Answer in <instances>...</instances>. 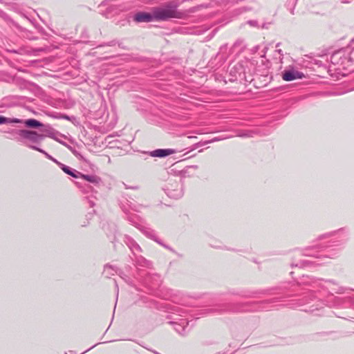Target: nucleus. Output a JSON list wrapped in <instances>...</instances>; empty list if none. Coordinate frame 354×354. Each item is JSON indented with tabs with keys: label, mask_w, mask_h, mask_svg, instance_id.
<instances>
[{
	"label": "nucleus",
	"mask_w": 354,
	"mask_h": 354,
	"mask_svg": "<svg viewBox=\"0 0 354 354\" xmlns=\"http://www.w3.org/2000/svg\"><path fill=\"white\" fill-rule=\"evenodd\" d=\"M307 290L308 292L302 293V298L299 299V306H305L302 310L305 312L315 313L324 308L327 304L320 297L326 294H330L329 298L334 300L333 306H346L343 301H348L349 304L354 305V297L348 296L345 297H334L333 294H342L346 288L332 279H317L310 276H303L300 281L292 286L291 292L299 295L301 290ZM330 306L329 304H328Z\"/></svg>",
	"instance_id": "obj_1"
},
{
	"label": "nucleus",
	"mask_w": 354,
	"mask_h": 354,
	"mask_svg": "<svg viewBox=\"0 0 354 354\" xmlns=\"http://www.w3.org/2000/svg\"><path fill=\"white\" fill-rule=\"evenodd\" d=\"M349 237L350 230L346 227L319 235L318 240H330L327 244L308 247L301 251L303 256L314 257L316 260L294 259L290 264L291 268H306L325 263L324 259H334L338 256L340 250L348 241Z\"/></svg>",
	"instance_id": "obj_2"
},
{
	"label": "nucleus",
	"mask_w": 354,
	"mask_h": 354,
	"mask_svg": "<svg viewBox=\"0 0 354 354\" xmlns=\"http://www.w3.org/2000/svg\"><path fill=\"white\" fill-rule=\"evenodd\" d=\"M171 315L169 317L171 320L169 324L174 325L175 330L180 335H185L188 330L187 310L180 306H173L171 308Z\"/></svg>",
	"instance_id": "obj_3"
},
{
	"label": "nucleus",
	"mask_w": 354,
	"mask_h": 354,
	"mask_svg": "<svg viewBox=\"0 0 354 354\" xmlns=\"http://www.w3.org/2000/svg\"><path fill=\"white\" fill-rule=\"evenodd\" d=\"M154 18L157 21H166L171 18L180 19L183 12L177 10V5L168 3L163 8H156L153 10Z\"/></svg>",
	"instance_id": "obj_4"
},
{
	"label": "nucleus",
	"mask_w": 354,
	"mask_h": 354,
	"mask_svg": "<svg viewBox=\"0 0 354 354\" xmlns=\"http://www.w3.org/2000/svg\"><path fill=\"white\" fill-rule=\"evenodd\" d=\"M330 61L335 66L342 67L344 69H348L352 66L354 59L346 46L335 51L330 55Z\"/></svg>",
	"instance_id": "obj_5"
},
{
	"label": "nucleus",
	"mask_w": 354,
	"mask_h": 354,
	"mask_svg": "<svg viewBox=\"0 0 354 354\" xmlns=\"http://www.w3.org/2000/svg\"><path fill=\"white\" fill-rule=\"evenodd\" d=\"M12 131L19 136L17 140L24 142L26 146L32 144L39 145L45 138L44 134L38 133L35 131L21 129Z\"/></svg>",
	"instance_id": "obj_6"
},
{
	"label": "nucleus",
	"mask_w": 354,
	"mask_h": 354,
	"mask_svg": "<svg viewBox=\"0 0 354 354\" xmlns=\"http://www.w3.org/2000/svg\"><path fill=\"white\" fill-rule=\"evenodd\" d=\"M245 304L242 303H227L219 304L214 308H209L205 309V314L212 313L214 312L217 313H237L245 310Z\"/></svg>",
	"instance_id": "obj_7"
},
{
	"label": "nucleus",
	"mask_w": 354,
	"mask_h": 354,
	"mask_svg": "<svg viewBox=\"0 0 354 354\" xmlns=\"http://www.w3.org/2000/svg\"><path fill=\"white\" fill-rule=\"evenodd\" d=\"M165 194L171 198L178 199L183 194V183L182 179L169 180L165 188H164Z\"/></svg>",
	"instance_id": "obj_8"
},
{
	"label": "nucleus",
	"mask_w": 354,
	"mask_h": 354,
	"mask_svg": "<svg viewBox=\"0 0 354 354\" xmlns=\"http://www.w3.org/2000/svg\"><path fill=\"white\" fill-rule=\"evenodd\" d=\"M244 63L247 64V62H238L230 68V75L234 78V80L245 78V67Z\"/></svg>",
	"instance_id": "obj_9"
},
{
	"label": "nucleus",
	"mask_w": 354,
	"mask_h": 354,
	"mask_svg": "<svg viewBox=\"0 0 354 354\" xmlns=\"http://www.w3.org/2000/svg\"><path fill=\"white\" fill-rule=\"evenodd\" d=\"M281 77L284 81L290 82L297 79H301L304 77V75L303 73L295 70L294 67L290 66L282 72Z\"/></svg>",
	"instance_id": "obj_10"
},
{
	"label": "nucleus",
	"mask_w": 354,
	"mask_h": 354,
	"mask_svg": "<svg viewBox=\"0 0 354 354\" xmlns=\"http://www.w3.org/2000/svg\"><path fill=\"white\" fill-rule=\"evenodd\" d=\"M146 236L149 237V239L155 241L156 243L160 244V245L163 246L164 248H167V250L174 252V250L169 245L164 244L160 239L158 238L156 236V232L147 227L140 225V228H138Z\"/></svg>",
	"instance_id": "obj_11"
},
{
	"label": "nucleus",
	"mask_w": 354,
	"mask_h": 354,
	"mask_svg": "<svg viewBox=\"0 0 354 354\" xmlns=\"http://www.w3.org/2000/svg\"><path fill=\"white\" fill-rule=\"evenodd\" d=\"M116 5L117 0H104L100 3L98 7H106V15H118L119 12Z\"/></svg>",
	"instance_id": "obj_12"
},
{
	"label": "nucleus",
	"mask_w": 354,
	"mask_h": 354,
	"mask_svg": "<svg viewBox=\"0 0 354 354\" xmlns=\"http://www.w3.org/2000/svg\"><path fill=\"white\" fill-rule=\"evenodd\" d=\"M121 208L123 212L125 214V219L138 229L140 228L141 225L138 222L139 217L136 214H131L124 205H122Z\"/></svg>",
	"instance_id": "obj_13"
},
{
	"label": "nucleus",
	"mask_w": 354,
	"mask_h": 354,
	"mask_svg": "<svg viewBox=\"0 0 354 354\" xmlns=\"http://www.w3.org/2000/svg\"><path fill=\"white\" fill-rule=\"evenodd\" d=\"M155 19L153 12L152 14L146 12H138L133 16V20L137 23L151 22Z\"/></svg>",
	"instance_id": "obj_14"
},
{
	"label": "nucleus",
	"mask_w": 354,
	"mask_h": 354,
	"mask_svg": "<svg viewBox=\"0 0 354 354\" xmlns=\"http://www.w3.org/2000/svg\"><path fill=\"white\" fill-rule=\"evenodd\" d=\"M174 153H176V151L172 149H158L147 152L150 156L156 158H165Z\"/></svg>",
	"instance_id": "obj_15"
},
{
	"label": "nucleus",
	"mask_w": 354,
	"mask_h": 354,
	"mask_svg": "<svg viewBox=\"0 0 354 354\" xmlns=\"http://www.w3.org/2000/svg\"><path fill=\"white\" fill-rule=\"evenodd\" d=\"M124 242L131 250L133 255L141 252L142 249L140 246L130 236H125L124 237Z\"/></svg>",
	"instance_id": "obj_16"
},
{
	"label": "nucleus",
	"mask_w": 354,
	"mask_h": 354,
	"mask_svg": "<svg viewBox=\"0 0 354 354\" xmlns=\"http://www.w3.org/2000/svg\"><path fill=\"white\" fill-rule=\"evenodd\" d=\"M59 167L64 173H66V174H68L73 178H80V176L81 175V173L80 171H77V170L72 169L70 167L66 166L62 162L59 163Z\"/></svg>",
	"instance_id": "obj_17"
},
{
	"label": "nucleus",
	"mask_w": 354,
	"mask_h": 354,
	"mask_svg": "<svg viewBox=\"0 0 354 354\" xmlns=\"http://www.w3.org/2000/svg\"><path fill=\"white\" fill-rule=\"evenodd\" d=\"M80 178L95 185H100L102 183L101 178L96 175H86L81 173Z\"/></svg>",
	"instance_id": "obj_18"
},
{
	"label": "nucleus",
	"mask_w": 354,
	"mask_h": 354,
	"mask_svg": "<svg viewBox=\"0 0 354 354\" xmlns=\"http://www.w3.org/2000/svg\"><path fill=\"white\" fill-rule=\"evenodd\" d=\"M138 254L139 253H137L136 255H133L136 264L141 267L150 268L151 266V263Z\"/></svg>",
	"instance_id": "obj_19"
},
{
	"label": "nucleus",
	"mask_w": 354,
	"mask_h": 354,
	"mask_svg": "<svg viewBox=\"0 0 354 354\" xmlns=\"http://www.w3.org/2000/svg\"><path fill=\"white\" fill-rule=\"evenodd\" d=\"M24 123L26 127L32 129H36L44 126L41 122L33 118L26 120Z\"/></svg>",
	"instance_id": "obj_20"
},
{
	"label": "nucleus",
	"mask_w": 354,
	"mask_h": 354,
	"mask_svg": "<svg viewBox=\"0 0 354 354\" xmlns=\"http://www.w3.org/2000/svg\"><path fill=\"white\" fill-rule=\"evenodd\" d=\"M27 147L30 148V149H32L34 150H36L43 154L45 155V156L52 160L53 162H54L55 163H56L58 166H59V163H61L60 162H59L57 160H56L55 158H54L53 157H52L50 155H49L47 152H46L45 151H44L43 149H40L39 147H38L37 145H27Z\"/></svg>",
	"instance_id": "obj_21"
},
{
	"label": "nucleus",
	"mask_w": 354,
	"mask_h": 354,
	"mask_svg": "<svg viewBox=\"0 0 354 354\" xmlns=\"http://www.w3.org/2000/svg\"><path fill=\"white\" fill-rule=\"evenodd\" d=\"M257 293L268 294V290H261L259 292H231V294H232V295H239V296H241V297H245V298L252 297L253 294H257Z\"/></svg>",
	"instance_id": "obj_22"
},
{
	"label": "nucleus",
	"mask_w": 354,
	"mask_h": 354,
	"mask_svg": "<svg viewBox=\"0 0 354 354\" xmlns=\"http://www.w3.org/2000/svg\"><path fill=\"white\" fill-rule=\"evenodd\" d=\"M118 268L107 264L104 266L103 274L106 277L110 278L111 276L114 275L115 273H118Z\"/></svg>",
	"instance_id": "obj_23"
},
{
	"label": "nucleus",
	"mask_w": 354,
	"mask_h": 354,
	"mask_svg": "<svg viewBox=\"0 0 354 354\" xmlns=\"http://www.w3.org/2000/svg\"><path fill=\"white\" fill-rule=\"evenodd\" d=\"M160 277L158 275H149L145 279L147 283H150L152 288H155L160 285L159 283Z\"/></svg>",
	"instance_id": "obj_24"
},
{
	"label": "nucleus",
	"mask_w": 354,
	"mask_h": 354,
	"mask_svg": "<svg viewBox=\"0 0 354 354\" xmlns=\"http://www.w3.org/2000/svg\"><path fill=\"white\" fill-rule=\"evenodd\" d=\"M23 123V120L18 118H9L0 115V124Z\"/></svg>",
	"instance_id": "obj_25"
},
{
	"label": "nucleus",
	"mask_w": 354,
	"mask_h": 354,
	"mask_svg": "<svg viewBox=\"0 0 354 354\" xmlns=\"http://www.w3.org/2000/svg\"><path fill=\"white\" fill-rule=\"evenodd\" d=\"M116 6L118 8L119 13L129 10L132 8V6L130 3H127L122 0H117Z\"/></svg>",
	"instance_id": "obj_26"
},
{
	"label": "nucleus",
	"mask_w": 354,
	"mask_h": 354,
	"mask_svg": "<svg viewBox=\"0 0 354 354\" xmlns=\"http://www.w3.org/2000/svg\"><path fill=\"white\" fill-rule=\"evenodd\" d=\"M127 209L130 211V209L134 211V212H140L141 208L142 207V205L140 204H136L131 201H127L126 204H124Z\"/></svg>",
	"instance_id": "obj_27"
},
{
	"label": "nucleus",
	"mask_w": 354,
	"mask_h": 354,
	"mask_svg": "<svg viewBox=\"0 0 354 354\" xmlns=\"http://www.w3.org/2000/svg\"><path fill=\"white\" fill-rule=\"evenodd\" d=\"M44 132H45V133H44L45 135V138L48 136L54 140H56L55 135L59 134V132L55 131L53 129H52L50 127H48V128L44 131Z\"/></svg>",
	"instance_id": "obj_28"
},
{
	"label": "nucleus",
	"mask_w": 354,
	"mask_h": 354,
	"mask_svg": "<svg viewBox=\"0 0 354 354\" xmlns=\"http://www.w3.org/2000/svg\"><path fill=\"white\" fill-rule=\"evenodd\" d=\"M254 131L252 130H241L237 132L236 136L241 138H250L253 136Z\"/></svg>",
	"instance_id": "obj_29"
},
{
	"label": "nucleus",
	"mask_w": 354,
	"mask_h": 354,
	"mask_svg": "<svg viewBox=\"0 0 354 354\" xmlns=\"http://www.w3.org/2000/svg\"><path fill=\"white\" fill-rule=\"evenodd\" d=\"M53 117L57 119H64L66 120H69L71 122H73V120H75V118L74 116H69L68 115L64 114V113H55Z\"/></svg>",
	"instance_id": "obj_30"
},
{
	"label": "nucleus",
	"mask_w": 354,
	"mask_h": 354,
	"mask_svg": "<svg viewBox=\"0 0 354 354\" xmlns=\"http://www.w3.org/2000/svg\"><path fill=\"white\" fill-rule=\"evenodd\" d=\"M279 297H274L273 299H268V300H265L263 301H261L260 302V304L262 305V304H271V303H274V302H277V301H279Z\"/></svg>",
	"instance_id": "obj_31"
},
{
	"label": "nucleus",
	"mask_w": 354,
	"mask_h": 354,
	"mask_svg": "<svg viewBox=\"0 0 354 354\" xmlns=\"http://www.w3.org/2000/svg\"><path fill=\"white\" fill-rule=\"evenodd\" d=\"M247 24L250 26L259 28V23L257 20H249Z\"/></svg>",
	"instance_id": "obj_32"
},
{
	"label": "nucleus",
	"mask_w": 354,
	"mask_h": 354,
	"mask_svg": "<svg viewBox=\"0 0 354 354\" xmlns=\"http://www.w3.org/2000/svg\"><path fill=\"white\" fill-rule=\"evenodd\" d=\"M57 140V142H59V143H61L62 145H64V146L67 147L68 149H70L71 150V149H72V148H71V147L68 146V145L65 142H63V141L59 140V138H56V140Z\"/></svg>",
	"instance_id": "obj_33"
},
{
	"label": "nucleus",
	"mask_w": 354,
	"mask_h": 354,
	"mask_svg": "<svg viewBox=\"0 0 354 354\" xmlns=\"http://www.w3.org/2000/svg\"><path fill=\"white\" fill-rule=\"evenodd\" d=\"M88 203H89L90 207H93L95 205V202L90 199L88 197L87 198Z\"/></svg>",
	"instance_id": "obj_34"
},
{
	"label": "nucleus",
	"mask_w": 354,
	"mask_h": 354,
	"mask_svg": "<svg viewBox=\"0 0 354 354\" xmlns=\"http://www.w3.org/2000/svg\"><path fill=\"white\" fill-rule=\"evenodd\" d=\"M125 185V188L126 189H137L138 187L137 186H135V187H128L127 185Z\"/></svg>",
	"instance_id": "obj_35"
},
{
	"label": "nucleus",
	"mask_w": 354,
	"mask_h": 354,
	"mask_svg": "<svg viewBox=\"0 0 354 354\" xmlns=\"http://www.w3.org/2000/svg\"><path fill=\"white\" fill-rule=\"evenodd\" d=\"M115 44V41H111L107 44V46H114Z\"/></svg>",
	"instance_id": "obj_36"
},
{
	"label": "nucleus",
	"mask_w": 354,
	"mask_h": 354,
	"mask_svg": "<svg viewBox=\"0 0 354 354\" xmlns=\"http://www.w3.org/2000/svg\"><path fill=\"white\" fill-rule=\"evenodd\" d=\"M342 3H348L351 1V0H341Z\"/></svg>",
	"instance_id": "obj_37"
},
{
	"label": "nucleus",
	"mask_w": 354,
	"mask_h": 354,
	"mask_svg": "<svg viewBox=\"0 0 354 354\" xmlns=\"http://www.w3.org/2000/svg\"><path fill=\"white\" fill-rule=\"evenodd\" d=\"M21 16H22L23 17H24V18H26V19H28L29 21H30V19L28 17H26V15L25 14H24V13H21Z\"/></svg>",
	"instance_id": "obj_38"
},
{
	"label": "nucleus",
	"mask_w": 354,
	"mask_h": 354,
	"mask_svg": "<svg viewBox=\"0 0 354 354\" xmlns=\"http://www.w3.org/2000/svg\"><path fill=\"white\" fill-rule=\"evenodd\" d=\"M279 54H281V55H283V54L281 53H282V50L281 49L279 50H277Z\"/></svg>",
	"instance_id": "obj_39"
},
{
	"label": "nucleus",
	"mask_w": 354,
	"mask_h": 354,
	"mask_svg": "<svg viewBox=\"0 0 354 354\" xmlns=\"http://www.w3.org/2000/svg\"><path fill=\"white\" fill-rule=\"evenodd\" d=\"M243 10H244V11H247V10H250L251 9L245 7L243 8Z\"/></svg>",
	"instance_id": "obj_40"
},
{
	"label": "nucleus",
	"mask_w": 354,
	"mask_h": 354,
	"mask_svg": "<svg viewBox=\"0 0 354 354\" xmlns=\"http://www.w3.org/2000/svg\"><path fill=\"white\" fill-rule=\"evenodd\" d=\"M259 308H260V310H266V308L263 307V306H260Z\"/></svg>",
	"instance_id": "obj_41"
},
{
	"label": "nucleus",
	"mask_w": 354,
	"mask_h": 354,
	"mask_svg": "<svg viewBox=\"0 0 354 354\" xmlns=\"http://www.w3.org/2000/svg\"><path fill=\"white\" fill-rule=\"evenodd\" d=\"M115 287H116V289H117V292H118V284L115 283ZM118 295V292H117V295Z\"/></svg>",
	"instance_id": "obj_42"
},
{
	"label": "nucleus",
	"mask_w": 354,
	"mask_h": 354,
	"mask_svg": "<svg viewBox=\"0 0 354 354\" xmlns=\"http://www.w3.org/2000/svg\"><path fill=\"white\" fill-rule=\"evenodd\" d=\"M188 138H196V136H188Z\"/></svg>",
	"instance_id": "obj_43"
},
{
	"label": "nucleus",
	"mask_w": 354,
	"mask_h": 354,
	"mask_svg": "<svg viewBox=\"0 0 354 354\" xmlns=\"http://www.w3.org/2000/svg\"><path fill=\"white\" fill-rule=\"evenodd\" d=\"M291 14L294 15V8L292 9V10L290 11Z\"/></svg>",
	"instance_id": "obj_44"
},
{
	"label": "nucleus",
	"mask_w": 354,
	"mask_h": 354,
	"mask_svg": "<svg viewBox=\"0 0 354 354\" xmlns=\"http://www.w3.org/2000/svg\"><path fill=\"white\" fill-rule=\"evenodd\" d=\"M218 140H220V139H218V138H214L212 141H218Z\"/></svg>",
	"instance_id": "obj_45"
},
{
	"label": "nucleus",
	"mask_w": 354,
	"mask_h": 354,
	"mask_svg": "<svg viewBox=\"0 0 354 354\" xmlns=\"http://www.w3.org/2000/svg\"><path fill=\"white\" fill-rule=\"evenodd\" d=\"M43 50V48H39L37 50V51H42Z\"/></svg>",
	"instance_id": "obj_46"
},
{
	"label": "nucleus",
	"mask_w": 354,
	"mask_h": 354,
	"mask_svg": "<svg viewBox=\"0 0 354 354\" xmlns=\"http://www.w3.org/2000/svg\"><path fill=\"white\" fill-rule=\"evenodd\" d=\"M121 274H122V273H120V272L119 273V274L120 275L121 278L124 279V278L123 277V276H122V275H121Z\"/></svg>",
	"instance_id": "obj_47"
},
{
	"label": "nucleus",
	"mask_w": 354,
	"mask_h": 354,
	"mask_svg": "<svg viewBox=\"0 0 354 354\" xmlns=\"http://www.w3.org/2000/svg\"><path fill=\"white\" fill-rule=\"evenodd\" d=\"M66 354H68V353H66Z\"/></svg>",
	"instance_id": "obj_48"
}]
</instances>
